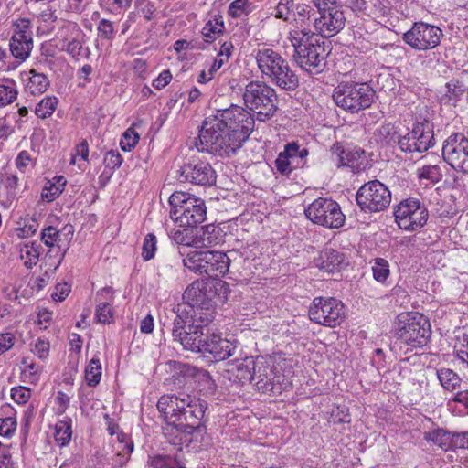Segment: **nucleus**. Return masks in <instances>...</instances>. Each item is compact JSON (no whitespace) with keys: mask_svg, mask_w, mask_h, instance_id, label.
Segmentation results:
<instances>
[{"mask_svg":"<svg viewBox=\"0 0 468 468\" xmlns=\"http://www.w3.org/2000/svg\"><path fill=\"white\" fill-rule=\"evenodd\" d=\"M441 155L454 171L468 175V137L463 133H452L444 140Z\"/></svg>","mask_w":468,"mask_h":468,"instance_id":"nucleus-15","label":"nucleus"},{"mask_svg":"<svg viewBox=\"0 0 468 468\" xmlns=\"http://www.w3.org/2000/svg\"><path fill=\"white\" fill-rule=\"evenodd\" d=\"M372 272L377 282H385L390 274L388 261L383 258H376L372 265Z\"/></svg>","mask_w":468,"mask_h":468,"instance_id":"nucleus-47","label":"nucleus"},{"mask_svg":"<svg viewBox=\"0 0 468 468\" xmlns=\"http://www.w3.org/2000/svg\"><path fill=\"white\" fill-rule=\"evenodd\" d=\"M21 364L23 366L21 373L23 381L28 382L30 384H37L40 378L42 367L37 365L34 361L30 360L28 357H24Z\"/></svg>","mask_w":468,"mask_h":468,"instance_id":"nucleus-40","label":"nucleus"},{"mask_svg":"<svg viewBox=\"0 0 468 468\" xmlns=\"http://www.w3.org/2000/svg\"><path fill=\"white\" fill-rule=\"evenodd\" d=\"M230 260L226 253L218 250H209L207 261H206L205 274L209 277L224 276L228 271Z\"/></svg>","mask_w":468,"mask_h":468,"instance_id":"nucleus-28","label":"nucleus"},{"mask_svg":"<svg viewBox=\"0 0 468 468\" xmlns=\"http://www.w3.org/2000/svg\"><path fill=\"white\" fill-rule=\"evenodd\" d=\"M58 100L55 96H46L35 107V114L40 119L50 117L56 111Z\"/></svg>","mask_w":468,"mask_h":468,"instance_id":"nucleus-41","label":"nucleus"},{"mask_svg":"<svg viewBox=\"0 0 468 468\" xmlns=\"http://www.w3.org/2000/svg\"><path fill=\"white\" fill-rule=\"evenodd\" d=\"M395 334L401 342L411 347L423 346L431 334V324L420 313H400L395 322Z\"/></svg>","mask_w":468,"mask_h":468,"instance_id":"nucleus-6","label":"nucleus"},{"mask_svg":"<svg viewBox=\"0 0 468 468\" xmlns=\"http://www.w3.org/2000/svg\"><path fill=\"white\" fill-rule=\"evenodd\" d=\"M225 29L221 16L208 20L202 28L203 42L212 43Z\"/></svg>","mask_w":468,"mask_h":468,"instance_id":"nucleus-38","label":"nucleus"},{"mask_svg":"<svg viewBox=\"0 0 468 468\" xmlns=\"http://www.w3.org/2000/svg\"><path fill=\"white\" fill-rule=\"evenodd\" d=\"M179 180L199 186H212L216 183V173L210 164L199 157L189 158L178 170Z\"/></svg>","mask_w":468,"mask_h":468,"instance_id":"nucleus-19","label":"nucleus"},{"mask_svg":"<svg viewBox=\"0 0 468 468\" xmlns=\"http://www.w3.org/2000/svg\"><path fill=\"white\" fill-rule=\"evenodd\" d=\"M174 314L172 328L174 341L180 344L185 350L203 354L207 335L204 329L209 324L185 318L178 314Z\"/></svg>","mask_w":468,"mask_h":468,"instance_id":"nucleus-11","label":"nucleus"},{"mask_svg":"<svg viewBox=\"0 0 468 468\" xmlns=\"http://www.w3.org/2000/svg\"><path fill=\"white\" fill-rule=\"evenodd\" d=\"M16 97L17 90L15 88L14 80H5V83L0 84V107L12 103Z\"/></svg>","mask_w":468,"mask_h":468,"instance_id":"nucleus-44","label":"nucleus"},{"mask_svg":"<svg viewBox=\"0 0 468 468\" xmlns=\"http://www.w3.org/2000/svg\"><path fill=\"white\" fill-rule=\"evenodd\" d=\"M304 213L313 223L329 229H338L346 220L340 206L331 198L318 197L307 207Z\"/></svg>","mask_w":468,"mask_h":468,"instance_id":"nucleus-13","label":"nucleus"},{"mask_svg":"<svg viewBox=\"0 0 468 468\" xmlns=\"http://www.w3.org/2000/svg\"><path fill=\"white\" fill-rule=\"evenodd\" d=\"M309 318L312 322L335 327L345 319V305L333 297H315L309 307Z\"/></svg>","mask_w":468,"mask_h":468,"instance_id":"nucleus-14","label":"nucleus"},{"mask_svg":"<svg viewBox=\"0 0 468 468\" xmlns=\"http://www.w3.org/2000/svg\"><path fill=\"white\" fill-rule=\"evenodd\" d=\"M424 439L438 445L442 450L452 449V433L442 428H436L424 432Z\"/></svg>","mask_w":468,"mask_h":468,"instance_id":"nucleus-34","label":"nucleus"},{"mask_svg":"<svg viewBox=\"0 0 468 468\" xmlns=\"http://www.w3.org/2000/svg\"><path fill=\"white\" fill-rule=\"evenodd\" d=\"M222 231L221 229L216 225L209 224L202 229L200 234H197L194 237L193 247L203 248L211 247L217 245L222 241Z\"/></svg>","mask_w":468,"mask_h":468,"instance_id":"nucleus-31","label":"nucleus"},{"mask_svg":"<svg viewBox=\"0 0 468 468\" xmlns=\"http://www.w3.org/2000/svg\"><path fill=\"white\" fill-rule=\"evenodd\" d=\"M276 168L279 173H281L283 176H288L292 171V165L294 163L286 155L280 153L276 161H275Z\"/></svg>","mask_w":468,"mask_h":468,"instance_id":"nucleus-54","label":"nucleus"},{"mask_svg":"<svg viewBox=\"0 0 468 468\" xmlns=\"http://www.w3.org/2000/svg\"><path fill=\"white\" fill-rule=\"evenodd\" d=\"M442 37L443 33L440 27L424 22H416L403 34L402 39L413 49L426 51L439 46Z\"/></svg>","mask_w":468,"mask_h":468,"instance_id":"nucleus-16","label":"nucleus"},{"mask_svg":"<svg viewBox=\"0 0 468 468\" xmlns=\"http://www.w3.org/2000/svg\"><path fill=\"white\" fill-rule=\"evenodd\" d=\"M249 0H235L229 6V15L238 18L249 13Z\"/></svg>","mask_w":468,"mask_h":468,"instance_id":"nucleus-53","label":"nucleus"},{"mask_svg":"<svg viewBox=\"0 0 468 468\" xmlns=\"http://www.w3.org/2000/svg\"><path fill=\"white\" fill-rule=\"evenodd\" d=\"M347 264L343 253L332 249H325L320 254L317 266L325 272L333 273L340 271Z\"/></svg>","mask_w":468,"mask_h":468,"instance_id":"nucleus-27","label":"nucleus"},{"mask_svg":"<svg viewBox=\"0 0 468 468\" xmlns=\"http://www.w3.org/2000/svg\"><path fill=\"white\" fill-rule=\"evenodd\" d=\"M452 449H468V431L452 433Z\"/></svg>","mask_w":468,"mask_h":468,"instance_id":"nucleus-64","label":"nucleus"},{"mask_svg":"<svg viewBox=\"0 0 468 468\" xmlns=\"http://www.w3.org/2000/svg\"><path fill=\"white\" fill-rule=\"evenodd\" d=\"M376 135L380 141L388 144L398 143L399 138V135L397 134L394 126L391 124L381 125L377 130Z\"/></svg>","mask_w":468,"mask_h":468,"instance_id":"nucleus-51","label":"nucleus"},{"mask_svg":"<svg viewBox=\"0 0 468 468\" xmlns=\"http://www.w3.org/2000/svg\"><path fill=\"white\" fill-rule=\"evenodd\" d=\"M95 318L101 324H111L113 321V312L109 303L101 302L97 304Z\"/></svg>","mask_w":468,"mask_h":468,"instance_id":"nucleus-48","label":"nucleus"},{"mask_svg":"<svg viewBox=\"0 0 468 468\" xmlns=\"http://www.w3.org/2000/svg\"><path fill=\"white\" fill-rule=\"evenodd\" d=\"M139 134L133 129H127L122 136L120 146L123 151L130 152L138 144Z\"/></svg>","mask_w":468,"mask_h":468,"instance_id":"nucleus-52","label":"nucleus"},{"mask_svg":"<svg viewBox=\"0 0 468 468\" xmlns=\"http://www.w3.org/2000/svg\"><path fill=\"white\" fill-rule=\"evenodd\" d=\"M208 252L209 250L190 251L183 260L184 266L196 273H205Z\"/></svg>","mask_w":468,"mask_h":468,"instance_id":"nucleus-33","label":"nucleus"},{"mask_svg":"<svg viewBox=\"0 0 468 468\" xmlns=\"http://www.w3.org/2000/svg\"><path fill=\"white\" fill-rule=\"evenodd\" d=\"M256 61L262 76L271 83L287 91L298 88V76L277 51L271 48L260 49L256 55Z\"/></svg>","mask_w":468,"mask_h":468,"instance_id":"nucleus-4","label":"nucleus"},{"mask_svg":"<svg viewBox=\"0 0 468 468\" xmlns=\"http://www.w3.org/2000/svg\"><path fill=\"white\" fill-rule=\"evenodd\" d=\"M73 226H65L61 230H58L53 226H48L41 231V241L49 248H57V254L58 259L50 263L55 269H57L62 262L66 251L69 248V242L73 237Z\"/></svg>","mask_w":468,"mask_h":468,"instance_id":"nucleus-20","label":"nucleus"},{"mask_svg":"<svg viewBox=\"0 0 468 468\" xmlns=\"http://www.w3.org/2000/svg\"><path fill=\"white\" fill-rule=\"evenodd\" d=\"M31 396V390L27 388L19 386L11 389V397L15 402L18 404H25L27 402Z\"/></svg>","mask_w":468,"mask_h":468,"instance_id":"nucleus-57","label":"nucleus"},{"mask_svg":"<svg viewBox=\"0 0 468 468\" xmlns=\"http://www.w3.org/2000/svg\"><path fill=\"white\" fill-rule=\"evenodd\" d=\"M136 6L138 13H140L145 19L151 20L153 18L155 8L154 4L149 0H136Z\"/></svg>","mask_w":468,"mask_h":468,"instance_id":"nucleus-59","label":"nucleus"},{"mask_svg":"<svg viewBox=\"0 0 468 468\" xmlns=\"http://www.w3.org/2000/svg\"><path fill=\"white\" fill-rule=\"evenodd\" d=\"M316 11L305 4H299L296 5V12L293 19V28L289 32V40H296L307 37H313L316 34L314 29V22L316 16Z\"/></svg>","mask_w":468,"mask_h":468,"instance_id":"nucleus-22","label":"nucleus"},{"mask_svg":"<svg viewBox=\"0 0 468 468\" xmlns=\"http://www.w3.org/2000/svg\"><path fill=\"white\" fill-rule=\"evenodd\" d=\"M290 41L294 48V60L302 69L310 74H318L324 69L328 55L324 41L320 42L314 37Z\"/></svg>","mask_w":468,"mask_h":468,"instance_id":"nucleus-9","label":"nucleus"},{"mask_svg":"<svg viewBox=\"0 0 468 468\" xmlns=\"http://www.w3.org/2000/svg\"><path fill=\"white\" fill-rule=\"evenodd\" d=\"M70 292V286L68 283H58L55 287L54 292L51 294V297L56 302L64 301Z\"/></svg>","mask_w":468,"mask_h":468,"instance_id":"nucleus-63","label":"nucleus"},{"mask_svg":"<svg viewBox=\"0 0 468 468\" xmlns=\"http://www.w3.org/2000/svg\"><path fill=\"white\" fill-rule=\"evenodd\" d=\"M235 359L229 363L230 368L228 369L234 377L233 381L244 384L246 382H252L253 374L252 369L254 357L245 356L241 357L240 355L234 356Z\"/></svg>","mask_w":468,"mask_h":468,"instance_id":"nucleus-25","label":"nucleus"},{"mask_svg":"<svg viewBox=\"0 0 468 468\" xmlns=\"http://www.w3.org/2000/svg\"><path fill=\"white\" fill-rule=\"evenodd\" d=\"M41 254V246L37 241L24 243L20 248V257L27 268L37 265Z\"/></svg>","mask_w":468,"mask_h":468,"instance_id":"nucleus-37","label":"nucleus"},{"mask_svg":"<svg viewBox=\"0 0 468 468\" xmlns=\"http://www.w3.org/2000/svg\"><path fill=\"white\" fill-rule=\"evenodd\" d=\"M375 95V90L365 82H346L335 88L333 100L343 110L356 113L369 108L374 102Z\"/></svg>","mask_w":468,"mask_h":468,"instance_id":"nucleus-8","label":"nucleus"},{"mask_svg":"<svg viewBox=\"0 0 468 468\" xmlns=\"http://www.w3.org/2000/svg\"><path fill=\"white\" fill-rule=\"evenodd\" d=\"M292 1L293 0H280L275 9V17L287 20Z\"/></svg>","mask_w":468,"mask_h":468,"instance_id":"nucleus-61","label":"nucleus"},{"mask_svg":"<svg viewBox=\"0 0 468 468\" xmlns=\"http://www.w3.org/2000/svg\"><path fill=\"white\" fill-rule=\"evenodd\" d=\"M241 349L236 340L223 338L220 335L211 334L206 335L203 354H209L217 361L226 360L231 356L240 355Z\"/></svg>","mask_w":468,"mask_h":468,"instance_id":"nucleus-24","label":"nucleus"},{"mask_svg":"<svg viewBox=\"0 0 468 468\" xmlns=\"http://www.w3.org/2000/svg\"><path fill=\"white\" fill-rule=\"evenodd\" d=\"M207 404L189 394H165L159 398L157 409L165 421L163 434L174 445L188 444L197 441L201 433V420Z\"/></svg>","mask_w":468,"mask_h":468,"instance_id":"nucleus-2","label":"nucleus"},{"mask_svg":"<svg viewBox=\"0 0 468 468\" xmlns=\"http://www.w3.org/2000/svg\"><path fill=\"white\" fill-rule=\"evenodd\" d=\"M184 229H172L168 236L169 238L175 241L176 244L180 245H186V246H193L194 244V238L192 239L189 236V229L187 227H183Z\"/></svg>","mask_w":468,"mask_h":468,"instance_id":"nucleus-50","label":"nucleus"},{"mask_svg":"<svg viewBox=\"0 0 468 468\" xmlns=\"http://www.w3.org/2000/svg\"><path fill=\"white\" fill-rule=\"evenodd\" d=\"M157 250V239L153 233H148L144 239L142 247V257L144 261H150L154 257Z\"/></svg>","mask_w":468,"mask_h":468,"instance_id":"nucleus-49","label":"nucleus"},{"mask_svg":"<svg viewBox=\"0 0 468 468\" xmlns=\"http://www.w3.org/2000/svg\"><path fill=\"white\" fill-rule=\"evenodd\" d=\"M16 429V420L14 417L0 419V435L10 437Z\"/></svg>","mask_w":468,"mask_h":468,"instance_id":"nucleus-55","label":"nucleus"},{"mask_svg":"<svg viewBox=\"0 0 468 468\" xmlns=\"http://www.w3.org/2000/svg\"><path fill=\"white\" fill-rule=\"evenodd\" d=\"M226 282L219 279L196 281L183 293L184 303L173 309V314H178L185 318L210 324L215 318L214 298L225 290Z\"/></svg>","mask_w":468,"mask_h":468,"instance_id":"nucleus-3","label":"nucleus"},{"mask_svg":"<svg viewBox=\"0 0 468 468\" xmlns=\"http://www.w3.org/2000/svg\"><path fill=\"white\" fill-rule=\"evenodd\" d=\"M10 51L12 55L22 61L26 60L30 55L33 48L31 32L26 30L15 31L10 40Z\"/></svg>","mask_w":468,"mask_h":468,"instance_id":"nucleus-26","label":"nucleus"},{"mask_svg":"<svg viewBox=\"0 0 468 468\" xmlns=\"http://www.w3.org/2000/svg\"><path fill=\"white\" fill-rule=\"evenodd\" d=\"M180 454L181 450L176 454H155L149 456L147 463L152 468H186Z\"/></svg>","mask_w":468,"mask_h":468,"instance_id":"nucleus-32","label":"nucleus"},{"mask_svg":"<svg viewBox=\"0 0 468 468\" xmlns=\"http://www.w3.org/2000/svg\"><path fill=\"white\" fill-rule=\"evenodd\" d=\"M252 374L259 391L262 393L281 394L291 382L284 374H280L271 357L257 356L254 358Z\"/></svg>","mask_w":468,"mask_h":468,"instance_id":"nucleus-10","label":"nucleus"},{"mask_svg":"<svg viewBox=\"0 0 468 468\" xmlns=\"http://www.w3.org/2000/svg\"><path fill=\"white\" fill-rule=\"evenodd\" d=\"M356 204L365 213L384 211L391 202V192L380 181L372 180L359 187L356 195Z\"/></svg>","mask_w":468,"mask_h":468,"instance_id":"nucleus-12","label":"nucleus"},{"mask_svg":"<svg viewBox=\"0 0 468 468\" xmlns=\"http://www.w3.org/2000/svg\"><path fill=\"white\" fill-rule=\"evenodd\" d=\"M172 78L173 76L169 69L163 70L158 77L153 80L152 85L154 89L160 90L170 83Z\"/></svg>","mask_w":468,"mask_h":468,"instance_id":"nucleus-60","label":"nucleus"},{"mask_svg":"<svg viewBox=\"0 0 468 468\" xmlns=\"http://www.w3.org/2000/svg\"><path fill=\"white\" fill-rule=\"evenodd\" d=\"M113 450L116 452L113 459V466L123 467L130 459V455L133 451V442L131 438L124 432L118 434V441L113 443Z\"/></svg>","mask_w":468,"mask_h":468,"instance_id":"nucleus-30","label":"nucleus"},{"mask_svg":"<svg viewBox=\"0 0 468 468\" xmlns=\"http://www.w3.org/2000/svg\"><path fill=\"white\" fill-rule=\"evenodd\" d=\"M103 162L106 168L114 170L122 165V157L118 151L112 150L105 154Z\"/></svg>","mask_w":468,"mask_h":468,"instance_id":"nucleus-56","label":"nucleus"},{"mask_svg":"<svg viewBox=\"0 0 468 468\" xmlns=\"http://www.w3.org/2000/svg\"><path fill=\"white\" fill-rule=\"evenodd\" d=\"M420 179H426L431 184H436L442 179V170L440 165H424L418 170Z\"/></svg>","mask_w":468,"mask_h":468,"instance_id":"nucleus-46","label":"nucleus"},{"mask_svg":"<svg viewBox=\"0 0 468 468\" xmlns=\"http://www.w3.org/2000/svg\"><path fill=\"white\" fill-rule=\"evenodd\" d=\"M55 400L57 404L56 413L58 415L64 414L70 402L69 397L66 393L58 391Z\"/></svg>","mask_w":468,"mask_h":468,"instance_id":"nucleus-62","label":"nucleus"},{"mask_svg":"<svg viewBox=\"0 0 468 468\" xmlns=\"http://www.w3.org/2000/svg\"><path fill=\"white\" fill-rule=\"evenodd\" d=\"M170 217L179 227L192 228L205 221V201L186 192H175L169 197Z\"/></svg>","mask_w":468,"mask_h":468,"instance_id":"nucleus-5","label":"nucleus"},{"mask_svg":"<svg viewBox=\"0 0 468 468\" xmlns=\"http://www.w3.org/2000/svg\"><path fill=\"white\" fill-rule=\"evenodd\" d=\"M318 15L314 22V29L324 37L335 36L346 26V18L340 5L331 6Z\"/></svg>","mask_w":468,"mask_h":468,"instance_id":"nucleus-21","label":"nucleus"},{"mask_svg":"<svg viewBox=\"0 0 468 468\" xmlns=\"http://www.w3.org/2000/svg\"><path fill=\"white\" fill-rule=\"evenodd\" d=\"M436 375L440 384L447 391L453 392L461 387L462 378L452 369L441 367L436 370Z\"/></svg>","mask_w":468,"mask_h":468,"instance_id":"nucleus-35","label":"nucleus"},{"mask_svg":"<svg viewBox=\"0 0 468 468\" xmlns=\"http://www.w3.org/2000/svg\"><path fill=\"white\" fill-rule=\"evenodd\" d=\"M72 420L66 416L55 425V441L60 447L68 445L72 437Z\"/></svg>","mask_w":468,"mask_h":468,"instance_id":"nucleus-36","label":"nucleus"},{"mask_svg":"<svg viewBox=\"0 0 468 468\" xmlns=\"http://www.w3.org/2000/svg\"><path fill=\"white\" fill-rule=\"evenodd\" d=\"M428 210L418 199L402 200L396 207L394 216L398 226L405 230L422 228L428 219Z\"/></svg>","mask_w":468,"mask_h":468,"instance_id":"nucleus-17","label":"nucleus"},{"mask_svg":"<svg viewBox=\"0 0 468 468\" xmlns=\"http://www.w3.org/2000/svg\"><path fill=\"white\" fill-rule=\"evenodd\" d=\"M54 180L55 182L48 181L42 189L41 197L47 202L55 200L64 190L66 179L63 176H56Z\"/></svg>","mask_w":468,"mask_h":468,"instance_id":"nucleus-39","label":"nucleus"},{"mask_svg":"<svg viewBox=\"0 0 468 468\" xmlns=\"http://www.w3.org/2000/svg\"><path fill=\"white\" fill-rule=\"evenodd\" d=\"M25 91L27 94L37 96L43 94L50 85L47 75L38 73L35 69L24 73Z\"/></svg>","mask_w":468,"mask_h":468,"instance_id":"nucleus-29","label":"nucleus"},{"mask_svg":"<svg viewBox=\"0 0 468 468\" xmlns=\"http://www.w3.org/2000/svg\"><path fill=\"white\" fill-rule=\"evenodd\" d=\"M98 32L102 38L112 39L114 37V27L112 21L101 19L98 24Z\"/></svg>","mask_w":468,"mask_h":468,"instance_id":"nucleus-58","label":"nucleus"},{"mask_svg":"<svg viewBox=\"0 0 468 468\" xmlns=\"http://www.w3.org/2000/svg\"><path fill=\"white\" fill-rule=\"evenodd\" d=\"M286 157L290 158L294 164H305V158L309 152L306 148L300 149L296 143H290L286 144L284 151L282 152Z\"/></svg>","mask_w":468,"mask_h":468,"instance_id":"nucleus-43","label":"nucleus"},{"mask_svg":"<svg viewBox=\"0 0 468 468\" xmlns=\"http://www.w3.org/2000/svg\"><path fill=\"white\" fill-rule=\"evenodd\" d=\"M398 144L401 151L423 153L434 145L432 125L429 122H418L410 132L399 135Z\"/></svg>","mask_w":468,"mask_h":468,"instance_id":"nucleus-18","label":"nucleus"},{"mask_svg":"<svg viewBox=\"0 0 468 468\" xmlns=\"http://www.w3.org/2000/svg\"><path fill=\"white\" fill-rule=\"evenodd\" d=\"M254 122L253 116L240 106L217 110L203 122L197 148L216 156L229 157L249 138Z\"/></svg>","mask_w":468,"mask_h":468,"instance_id":"nucleus-1","label":"nucleus"},{"mask_svg":"<svg viewBox=\"0 0 468 468\" xmlns=\"http://www.w3.org/2000/svg\"><path fill=\"white\" fill-rule=\"evenodd\" d=\"M331 158L339 166H348L354 172L364 170L367 166V156L365 150L358 147H345L340 143H335L330 149Z\"/></svg>","mask_w":468,"mask_h":468,"instance_id":"nucleus-23","label":"nucleus"},{"mask_svg":"<svg viewBox=\"0 0 468 468\" xmlns=\"http://www.w3.org/2000/svg\"><path fill=\"white\" fill-rule=\"evenodd\" d=\"M101 377V365L98 357H93L86 367L85 379L90 387H95L100 383Z\"/></svg>","mask_w":468,"mask_h":468,"instance_id":"nucleus-42","label":"nucleus"},{"mask_svg":"<svg viewBox=\"0 0 468 468\" xmlns=\"http://www.w3.org/2000/svg\"><path fill=\"white\" fill-rule=\"evenodd\" d=\"M453 354L463 367L468 369V335L457 337Z\"/></svg>","mask_w":468,"mask_h":468,"instance_id":"nucleus-45","label":"nucleus"},{"mask_svg":"<svg viewBox=\"0 0 468 468\" xmlns=\"http://www.w3.org/2000/svg\"><path fill=\"white\" fill-rule=\"evenodd\" d=\"M243 100L260 122L271 119L278 109V96L273 88L263 81H250L245 86Z\"/></svg>","mask_w":468,"mask_h":468,"instance_id":"nucleus-7","label":"nucleus"}]
</instances>
